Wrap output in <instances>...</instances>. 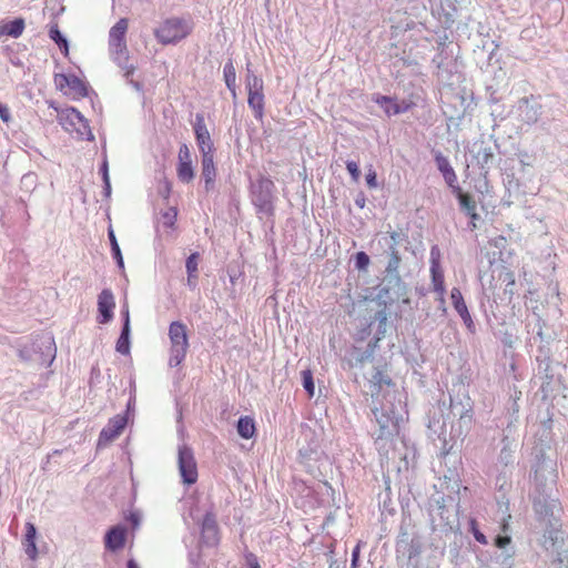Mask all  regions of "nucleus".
<instances>
[{"mask_svg":"<svg viewBox=\"0 0 568 568\" xmlns=\"http://www.w3.org/2000/svg\"><path fill=\"white\" fill-rule=\"evenodd\" d=\"M542 467L535 469L534 480L536 484V491L532 496V505L536 514L542 518L554 517L555 510L557 509V499L552 498L547 491L548 487L540 479V471Z\"/></svg>","mask_w":568,"mask_h":568,"instance_id":"9","label":"nucleus"},{"mask_svg":"<svg viewBox=\"0 0 568 568\" xmlns=\"http://www.w3.org/2000/svg\"><path fill=\"white\" fill-rule=\"evenodd\" d=\"M126 530L122 526H114L108 530L104 537V545L108 550L118 551L124 547Z\"/></svg>","mask_w":568,"mask_h":568,"instance_id":"22","label":"nucleus"},{"mask_svg":"<svg viewBox=\"0 0 568 568\" xmlns=\"http://www.w3.org/2000/svg\"><path fill=\"white\" fill-rule=\"evenodd\" d=\"M510 425L504 429V436L501 438V448L497 456V460L494 465V471L496 473V487L498 490H507L511 486V474L515 464V454L517 450L516 439L510 436Z\"/></svg>","mask_w":568,"mask_h":568,"instance_id":"2","label":"nucleus"},{"mask_svg":"<svg viewBox=\"0 0 568 568\" xmlns=\"http://www.w3.org/2000/svg\"><path fill=\"white\" fill-rule=\"evenodd\" d=\"M369 264V256L365 252H357L355 254V266L357 270H366Z\"/></svg>","mask_w":568,"mask_h":568,"instance_id":"40","label":"nucleus"},{"mask_svg":"<svg viewBox=\"0 0 568 568\" xmlns=\"http://www.w3.org/2000/svg\"><path fill=\"white\" fill-rule=\"evenodd\" d=\"M440 251L438 246L434 245L430 248V268H439Z\"/></svg>","mask_w":568,"mask_h":568,"instance_id":"42","label":"nucleus"},{"mask_svg":"<svg viewBox=\"0 0 568 568\" xmlns=\"http://www.w3.org/2000/svg\"><path fill=\"white\" fill-rule=\"evenodd\" d=\"M126 568H140V567L134 559H129L126 562Z\"/></svg>","mask_w":568,"mask_h":568,"instance_id":"57","label":"nucleus"},{"mask_svg":"<svg viewBox=\"0 0 568 568\" xmlns=\"http://www.w3.org/2000/svg\"><path fill=\"white\" fill-rule=\"evenodd\" d=\"M374 101L384 109L387 115H396L406 111V108H402L390 97L377 94Z\"/></svg>","mask_w":568,"mask_h":568,"instance_id":"28","label":"nucleus"},{"mask_svg":"<svg viewBox=\"0 0 568 568\" xmlns=\"http://www.w3.org/2000/svg\"><path fill=\"white\" fill-rule=\"evenodd\" d=\"M549 539L551 540V542L554 545L555 541L557 540V531L556 530H550L549 531Z\"/></svg>","mask_w":568,"mask_h":568,"instance_id":"58","label":"nucleus"},{"mask_svg":"<svg viewBox=\"0 0 568 568\" xmlns=\"http://www.w3.org/2000/svg\"><path fill=\"white\" fill-rule=\"evenodd\" d=\"M197 261H199V254L192 253L187 258L185 263L186 272L190 277L197 278Z\"/></svg>","mask_w":568,"mask_h":568,"instance_id":"39","label":"nucleus"},{"mask_svg":"<svg viewBox=\"0 0 568 568\" xmlns=\"http://www.w3.org/2000/svg\"><path fill=\"white\" fill-rule=\"evenodd\" d=\"M194 133L202 158L212 156L214 146L202 114L195 116Z\"/></svg>","mask_w":568,"mask_h":568,"instance_id":"14","label":"nucleus"},{"mask_svg":"<svg viewBox=\"0 0 568 568\" xmlns=\"http://www.w3.org/2000/svg\"><path fill=\"white\" fill-rule=\"evenodd\" d=\"M250 194L252 204L261 219L274 215L276 187L271 179L260 175L256 180L252 181Z\"/></svg>","mask_w":568,"mask_h":568,"instance_id":"3","label":"nucleus"},{"mask_svg":"<svg viewBox=\"0 0 568 568\" xmlns=\"http://www.w3.org/2000/svg\"><path fill=\"white\" fill-rule=\"evenodd\" d=\"M121 314H122V318H123L122 327L131 328V326H130V312H129V306L128 305H124L122 307Z\"/></svg>","mask_w":568,"mask_h":568,"instance_id":"49","label":"nucleus"},{"mask_svg":"<svg viewBox=\"0 0 568 568\" xmlns=\"http://www.w3.org/2000/svg\"><path fill=\"white\" fill-rule=\"evenodd\" d=\"M36 537H37L36 526L31 523H27L23 546H24L26 555L32 560H34L38 556Z\"/></svg>","mask_w":568,"mask_h":568,"instance_id":"26","label":"nucleus"},{"mask_svg":"<svg viewBox=\"0 0 568 568\" xmlns=\"http://www.w3.org/2000/svg\"><path fill=\"white\" fill-rule=\"evenodd\" d=\"M0 118L3 122H9L11 119L9 109L1 103H0Z\"/></svg>","mask_w":568,"mask_h":568,"instance_id":"50","label":"nucleus"},{"mask_svg":"<svg viewBox=\"0 0 568 568\" xmlns=\"http://www.w3.org/2000/svg\"><path fill=\"white\" fill-rule=\"evenodd\" d=\"M430 523L433 530L453 531L458 528V505L453 497H442L430 505Z\"/></svg>","mask_w":568,"mask_h":568,"instance_id":"4","label":"nucleus"},{"mask_svg":"<svg viewBox=\"0 0 568 568\" xmlns=\"http://www.w3.org/2000/svg\"><path fill=\"white\" fill-rule=\"evenodd\" d=\"M108 237H109L110 244H111L112 256L116 261L118 266L120 268H123L124 267L123 256H122L119 243L116 241L114 231L111 226L108 230Z\"/></svg>","mask_w":568,"mask_h":568,"instance_id":"37","label":"nucleus"},{"mask_svg":"<svg viewBox=\"0 0 568 568\" xmlns=\"http://www.w3.org/2000/svg\"><path fill=\"white\" fill-rule=\"evenodd\" d=\"M169 338L171 343L169 365L179 366L185 358L189 349V337L186 325L174 321L169 326Z\"/></svg>","mask_w":568,"mask_h":568,"instance_id":"7","label":"nucleus"},{"mask_svg":"<svg viewBox=\"0 0 568 568\" xmlns=\"http://www.w3.org/2000/svg\"><path fill=\"white\" fill-rule=\"evenodd\" d=\"M100 173L102 175V180L103 181L110 180V176H109V163H108V159H106L105 155H104L102 164L100 166Z\"/></svg>","mask_w":568,"mask_h":568,"instance_id":"47","label":"nucleus"},{"mask_svg":"<svg viewBox=\"0 0 568 568\" xmlns=\"http://www.w3.org/2000/svg\"><path fill=\"white\" fill-rule=\"evenodd\" d=\"M128 19H120L109 32V49L113 61L125 71L124 77L129 78L134 72L133 65H128V48L125 42V33L128 31Z\"/></svg>","mask_w":568,"mask_h":568,"instance_id":"5","label":"nucleus"},{"mask_svg":"<svg viewBox=\"0 0 568 568\" xmlns=\"http://www.w3.org/2000/svg\"><path fill=\"white\" fill-rule=\"evenodd\" d=\"M191 24L180 18L166 19L154 32L155 38L162 44H174L191 33Z\"/></svg>","mask_w":568,"mask_h":568,"instance_id":"8","label":"nucleus"},{"mask_svg":"<svg viewBox=\"0 0 568 568\" xmlns=\"http://www.w3.org/2000/svg\"><path fill=\"white\" fill-rule=\"evenodd\" d=\"M372 396L371 410L378 426L374 430L375 443L378 449L398 435L399 424L406 414L402 394L395 389L390 377L381 369H376L369 379Z\"/></svg>","mask_w":568,"mask_h":568,"instance_id":"1","label":"nucleus"},{"mask_svg":"<svg viewBox=\"0 0 568 568\" xmlns=\"http://www.w3.org/2000/svg\"><path fill=\"white\" fill-rule=\"evenodd\" d=\"M400 256L397 248L394 245L389 246V260L386 266V273L392 276L396 282H399L398 268L400 264Z\"/></svg>","mask_w":568,"mask_h":568,"instance_id":"29","label":"nucleus"},{"mask_svg":"<svg viewBox=\"0 0 568 568\" xmlns=\"http://www.w3.org/2000/svg\"><path fill=\"white\" fill-rule=\"evenodd\" d=\"M187 285H189L191 288H195V286H196V278H194V277H190V275H187Z\"/></svg>","mask_w":568,"mask_h":568,"instance_id":"56","label":"nucleus"},{"mask_svg":"<svg viewBox=\"0 0 568 568\" xmlns=\"http://www.w3.org/2000/svg\"><path fill=\"white\" fill-rule=\"evenodd\" d=\"M202 178L204 180V186L206 191H210L214 186L216 178V169L212 156L202 158Z\"/></svg>","mask_w":568,"mask_h":568,"instance_id":"27","label":"nucleus"},{"mask_svg":"<svg viewBox=\"0 0 568 568\" xmlns=\"http://www.w3.org/2000/svg\"><path fill=\"white\" fill-rule=\"evenodd\" d=\"M346 169L352 175L353 180L357 181L359 179L361 171L358 164L355 161H347Z\"/></svg>","mask_w":568,"mask_h":568,"instance_id":"43","label":"nucleus"},{"mask_svg":"<svg viewBox=\"0 0 568 568\" xmlns=\"http://www.w3.org/2000/svg\"><path fill=\"white\" fill-rule=\"evenodd\" d=\"M62 81L75 93H78L81 97L88 95V88L87 84L77 75H64L61 74Z\"/></svg>","mask_w":568,"mask_h":568,"instance_id":"33","label":"nucleus"},{"mask_svg":"<svg viewBox=\"0 0 568 568\" xmlns=\"http://www.w3.org/2000/svg\"><path fill=\"white\" fill-rule=\"evenodd\" d=\"M545 326V321L536 312H532L531 317L527 320L528 333H536L534 341L536 342L538 338L540 342L538 355L536 357L539 362H549L551 355L549 345L555 339V335L552 333L544 331Z\"/></svg>","mask_w":568,"mask_h":568,"instance_id":"10","label":"nucleus"},{"mask_svg":"<svg viewBox=\"0 0 568 568\" xmlns=\"http://www.w3.org/2000/svg\"><path fill=\"white\" fill-rule=\"evenodd\" d=\"M236 429L239 435L244 439H250L255 434V423L250 416H242L237 420Z\"/></svg>","mask_w":568,"mask_h":568,"instance_id":"31","label":"nucleus"},{"mask_svg":"<svg viewBox=\"0 0 568 568\" xmlns=\"http://www.w3.org/2000/svg\"><path fill=\"white\" fill-rule=\"evenodd\" d=\"M473 152L475 153L474 158L476 159L477 164L481 169H485L494 160V153L491 148L487 145L484 141L475 142L473 145Z\"/></svg>","mask_w":568,"mask_h":568,"instance_id":"25","label":"nucleus"},{"mask_svg":"<svg viewBox=\"0 0 568 568\" xmlns=\"http://www.w3.org/2000/svg\"><path fill=\"white\" fill-rule=\"evenodd\" d=\"M511 541V538L509 536H497L495 538V545L503 549V548H506V546H508Z\"/></svg>","mask_w":568,"mask_h":568,"instance_id":"46","label":"nucleus"},{"mask_svg":"<svg viewBox=\"0 0 568 568\" xmlns=\"http://www.w3.org/2000/svg\"><path fill=\"white\" fill-rule=\"evenodd\" d=\"M201 538L206 546H215L219 542V527L212 513H206L202 520Z\"/></svg>","mask_w":568,"mask_h":568,"instance_id":"19","label":"nucleus"},{"mask_svg":"<svg viewBox=\"0 0 568 568\" xmlns=\"http://www.w3.org/2000/svg\"><path fill=\"white\" fill-rule=\"evenodd\" d=\"M390 237H392L393 242H394V243H396V242H397V237H398V233L393 232V233L390 234ZM393 245L395 246V244H393Z\"/></svg>","mask_w":568,"mask_h":568,"instance_id":"59","label":"nucleus"},{"mask_svg":"<svg viewBox=\"0 0 568 568\" xmlns=\"http://www.w3.org/2000/svg\"><path fill=\"white\" fill-rule=\"evenodd\" d=\"M365 203H366L365 195L362 192L358 193L357 196L355 197L356 206H358L359 209H363L365 206Z\"/></svg>","mask_w":568,"mask_h":568,"instance_id":"52","label":"nucleus"},{"mask_svg":"<svg viewBox=\"0 0 568 568\" xmlns=\"http://www.w3.org/2000/svg\"><path fill=\"white\" fill-rule=\"evenodd\" d=\"M432 273V283L434 286V291L438 293L440 303H444L445 295V284H444V273L442 268H430Z\"/></svg>","mask_w":568,"mask_h":568,"instance_id":"34","label":"nucleus"},{"mask_svg":"<svg viewBox=\"0 0 568 568\" xmlns=\"http://www.w3.org/2000/svg\"><path fill=\"white\" fill-rule=\"evenodd\" d=\"M176 171L179 179L184 183H189L194 179L191 151L185 143L182 144L179 150V162Z\"/></svg>","mask_w":568,"mask_h":568,"instance_id":"18","label":"nucleus"},{"mask_svg":"<svg viewBox=\"0 0 568 568\" xmlns=\"http://www.w3.org/2000/svg\"><path fill=\"white\" fill-rule=\"evenodd\" d=\"M176 220V211L174 209H170L162 214L163 224L166 227H172Z\"/></svg>","mask_w":568,"mask_h":568,"instance_id":"41","label":"nucleus"},{"mask_svg":"<svg viewBox=\"0 0 568 568\" xmlns=\"http://www.w3.org/2000/svg\"><path fill=\"white\" fill-rule=\"evenodd\" d=\"M471 524V531H473V535H474V538L476 539V541H478L479 544H483V545H487V538L486 536L478 530V528L476 527V523L475 520H471L470 521Z\"/></svg>","mask_w":568,"mask_h":568,"instance_id":"45","label":"nucleus"},{"mask_svg":"<svg viewBox=\"0 0 568 568\" xmlns=\"http://www.w3.org/2000/svg\"><path fill=\"white\" fill-rule=\"evenodd\" d=\"M64 119L65 124L70 125L81 139L88 141L94 140L88 120L77 109H69Z\"/></svg>","mask_w":568,"mask_h":568,"instance_id":"15","label":"nucleus"},{"mask_svg":"<svg viewBox=\"0 0 568 568\" xmlns=\"http://www.w3.org/2000/svg\"><path fill=\"white\" fill-rule=\"evenodd\" d=\"M514 284H515V282H514V280H511V281L507 284V286H510V285L513 286Z\"/></svg>","mask_w":568,"mask_h":568,"instance_id":"61","label":"nucleus"},{"mask_svg":"<svg viewBox=\"0 0 568 568\" xmlns=\"http://www.w3.org/2000/svg\"><path fill=\"white\" fill-rule=\"evenodd\" d=\"M556 474H552L551 484H555Z\"/></svg>","mask_w":568,"mask_h":568,"instance_id":"60","label":"nucleus"},{"mask_svg":"<svg viewBox=\"0 0 568 568\" xmlns=\"http://www.w3.org/2000/svg\"><path fill=\"white\" fill-rule=\"evenodd\" d=\"M178 465L182 481L186 485L195 484L197 480V465L193 450L184 444L178 448Z\"/></svg>","mask_w":568,"mask_h":568,"instance_id":"12","label":"nucleus"},{"mask_svg":"<svg viewBox=\"0 0 568 568\" xmlns=\"http://www.w3.org/2000/svg\"><path fill=\"white\" fill-rule=\"evenodd\" d=\"M115 308V297L110 288H104L98 295V322L106 324L113 318V310Z\"/></svg>","mask_w":568,"mask_h":568,"instance_id":"17","label":"nucleus"},{"mask_svg":"<svg viewBox=\"0 0 568 568\" xmlns=\"http://www.w3.org/2000/svg\"><path fill=\"white\" fill-rule=\"evenodd\" d=\"M359 551H361V546H359V544H357L352 551L351 568H357V565L359 561Z\"/></svg>","mask_w":568,"mask_h":568,"instance_id":"48","label":"nucleus"},{"mask_svg":"<svg viewBox=\"0 0 568 568\" xmlns=\"http://www.w3.org/2000/svg\"><path fill=\"white\" fill-rule=\"evenodd\" d=\"M223 75H224L225 84H226L227 89L230 90V92L232 93V97L236 98V71H235L232 60H229L224 64Z\"/></svg>","mask_w":568,"mask_h":568,"instance_id":"32","label":"nucleus"},{"mask_svg":"<svg viewBox=\"0 0 568 568\" xmlns=\"http://www.w3.org/2000/svg\"><path fill=\"white\" fill-rule=\"evenodd\" d=\"M302 383H303V387L306 390V393L308 394V396L313 397L314 392H315V385H314L313 374L311 371L307 369V371L302 372Z\"/></svg>","mask_w":568,"mask_h":568,"instance_id":"38","label":"nucleus"},{"mask_svg":"<svg viewBox=\"0 0 568 568\" xmlns=\"http://www.w3.org/2000/svg\"><path fill=\"white\" fill-rule=\"evenodd\" d=\"M376 320H378L381 323H385L386 322V313L385 311H378L376 313Z\"/></svg>","mask_w":568,"mask_h":568,"instance_id":"55","label":"nucleus"},{"mask_svg":"<svg viewBox=\"0 0 568 568\" xmlns=\"http://www.w3.org/2000/svg\"><path fill=\"white\" fill-rule=\"evenodd\" d=\"M130 334L131 328L122 327L120 336L115 344V349L118 353L122 355H128L130 353Z\"/></svg>","mask_w":568,"mask_h":568,"instance_id":"35","label":"nucleus"},{"mask_svg":"<svg viewBox=\"0 0 568 568\" xmlns=\"http://www.w3.org/2000/svg\"><path fill=\"white\" fill-rule=\"evenodd\" d=\"M126 520L130 523L133 529H136L141 524L142 516L139 511H131L126 517Z\"/></svg>","mask_w":568,"mask_h":568,"instance_id":"44","label":"nucleus"},{"mask_svg":"<svg viewBox=\"0 0 568 568\" xmlns=\"http://www.w3.org/2000/svg\"><path fill=\"white\" fill-rule=\"evenodd\" d=\"M33 348H39L41 351V355L43 356V362L50 364L57 353L54 339L51 335L41 336L34 344Z\"/></svg>","mask_w":568,"mask_h":568,"instance_id":"24","label":"nucleus"},{"mask_svg":"<svg viewBox=\"0 0 568 568\" xmlns=\"http://www.w3.org/2000/svg\"><path fill=\"white\" fill-rule=\"evenodd\" d=\"M366 183H367V185L369 187H376L377 186L376 173L375 172H369L366 175Z\"/></svg>","mask_w":568,"mask_h":568,"instance_id":"51","label":"nucleus"},{"mask_svg":"<svg viewBox=\"0 0 568 568\" xmlns=\"http://www.w3.org/2000/svg\"><path fill=\"white\" fill-rule=\"evenodd\" d=\"M248 568H260V565L254 555H250L247 558Z\"/></svg>","mask_w":568,"mask_h":568,"instance_id":"53","label":"nucleus"},{"mask_svg":"<svg viewBox=\"0 0 568 568\" xmlns=\"http://www.w3.org/2000/svg\"><path fill=\"white\" fill-rule=\"evenodd\" d=\"M453 193L457 196L460 210L465 212L466 215H468L473 221L479 219V215L476 212V201L469 194L464 193L459 185L453 189Z\"/></svg>","mask_w":568,"mask_h":568,"instance_id":"23","label":"nucleus"},{"mask_svg":"<svg viewBox=\"0 0 568 568\" xmlns=\"http://www.w3.org/2000/svg\"><path fill=\"white\" fill-rule=\"evenodd\" d=\"M517 119L523 125L536 124L541 115V104L534 97L521 98L516 105Z\"/></svg>","mask_w":568,"mask_h":568,"instance_id":"13","label":"nucleus"},{"mask_svg":"<svg viewBox=\"0 0 568 568\" xmlns=\"http://www.w3.org/2000/svg\"><path fill=\"white\" fill-rule=\"evenodd\" d=\"M128 424V419L123 415H116L111 418L108 425L101 430L99 435L98 445L105 446L114 440L123 432Z\"/></svg>","mask_w":568,"mask_h":568,"instance_id":"16","label":"nucleus"},{"mask_svg":"<svg viewBox=\"0 0 568 568\" xmlns=\"http://www.w3.org/2000/svg\"><path fill=\"white\" fill-rule=\"evenodd\" d=\"M450 414L458 417V420L452 425L450 434L453 437L464 438L473 427V405L469 396L454 398L450 396Z\"/></svg>","mask_w":568,"mask_h":568,"instance_id":"6","label":"nucleus"},{"mask_svg":"<svg viewBox=\"0 0 568 568\" xmlns=\"http://www.w3.org/2000/svg\"><path fill=\"white\" fill-rule=\"evenodd\" d=\"M24 29V20L21 18L14 19L3 26H0V37L9 36L12 38H18L22 34Z\"/></svg>","mask_w":568,"mask_h":568,"instance_id":"30","label":"nucleus"},{"mask_svg":"<svg viewBox=\"0 0 568 568\" xmlns=\"http://www.w3.org/2000/svg\"><path fill=\"white\" fill-rule=\"evenodd\" d=\"M49 37L55 44L60 48V50L67 55L69 52V43L64 36L60 32L58 24L51 26L49 30Z\"/></svg>","mask_w":568,"mask_h":568,"instance_id":"36","label":"nucleus"},{"mask_svg":"<svg viewBox=\"0 0 568 568\" xmlns=\"http://www.w3.org/2000/svg\"><path fill=\"white\" fill-rule=\"evenodd\" d=\"M263 80L257 77L250 70V64H247V74H246V89H247V103L248 106L253 110L254 116L257 120H261L264 114V93H263Z\"/></svg>","mask_w":568,"mask_h":568,"instance_id":"11","label":"nucleus"},{"mask_svg":"<svg viewBox=\"0 0 568 568\" xmlns=\"http://www.w3.org/2000/svg\"><path fill=\"white\" fill-rule=\"evenodd\" d=\"M450 298H452L453 306H454L455 311L462 317V320H463L464 324L466 325V327L468 328V331L474 333L475 324H474L470 313L467 308V305L464 301L460 290L457 287H453L452 292H450Z\"/></svg>","mask_w":568,"mask_h":568,"instance_id":"20","label":"nucleus"},{"mask_svg":"<svg viewBox=\"0 0 568 568\" xmlns=\"http://www.w3.org/2000/svg\"><path fill=\"white\" fill-rule=\"evenodd\" d=\"M103 193L105 197H110L111 195V182L110 180L103 181Z\"/></svg>","mask_w":568,"mask_h":568,"instance_id":"54","label":"nucleus"},{"mask_svg":"<svg viewBox=\"0 0 568 568\" xmlns=\"http://www.w3.org/2000/svg\"><path fill=\"white\" fill-rule=\"evenodd\" d=\"M434 160L436 163V166L438 171L442 173L445 182L447 185L453 190L457 184V175L455 173V170L449 163V160L447 156H445L440 151H433Z\"/></svg>","mask_w":568,"mask_h":568,"instance_id":"21","label":"nucleus"}]
</instances>
